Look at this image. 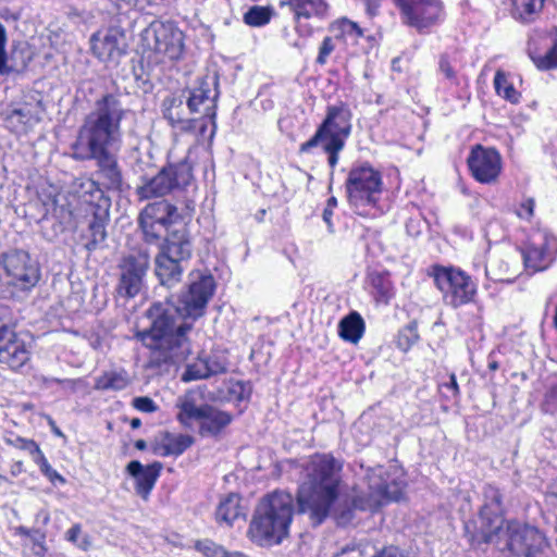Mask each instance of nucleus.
Masks as SVG:
<instances>
[{"instance_id":"f257e3e1","label":"nucleus","mask_w":557,"mask_h":557,"mask_svg":"<svg viewBox=\"0 0 557 557\" xmlns=\"http://www.w3.org/2000/svg\"><path fill=\"white\" fill-rule=\"evenodd\" d=\"M342 465L330 455H314L305 467V478L297 492L300 513L307 515L312 527L321 525L330 515L337 524L347 525L356 511H374L389 502H398L404 492V482L391 479L383 467L369 469L366 479L367 494H355L336 506L341 492Z\"/></svg>"},{"instance_id":"f03ea898","label":"nucleus","mask_w":557,"mask_h":557,"mask_svg":"<svg viewBox=\"0 0 557 557\" xmlns=\"http://www.w3.org/2000/svg\"><path fill=\"white\" fill-rule=\"evenodd\" d=\"M214 287L213 277L202 275L191 282L176 300L154 302L149 308L151 326L139 334L144 346L150 351L149 368L168 371L171 366L187 359L191 347L186 334L191 330L194 321L203 315Z\"/></svg>"},{"instance_id":"7ed1b4c3","label":"nucleus","mask_w":557,"mask_h":557,"mask_svg":"<svg viewBox=\"0 0 557 557\" xmlns=\"http://www.w3.org/2000/svg\"><path fill=\"white\" fill-rule=\"evenodd\" d=\"M120 92H107L96 100L71 145V157L76 161L95 160L102 184L112 190H121L123 176L113 151L123 141L122 121L128 113Z\"/></svg>"},{"instance_id":"20e7f679","label":"nucleus","mask_w":557,"mask_h":557,"mask_svg":"<svg viewBox=\"0 0 557 557\" xmlns=\"http://www.w3.org/2000/svg\"><path fill=\"white\" fill-rule=\"evenodd\" d=\"M295 511L294 497L275 491L261 498L252 515L248 536L259 546L280 545L289 534Z\"/></svg>"},{"instance_id":"39448f33","label":"nucleus","mask_w":557,"mask_h":557,"mask_svg":"<svg viewBox=\"0 0 557 557\" xmlns=\"http://www.w3.org/2000/svg\"><path fill=\"white\" fill-rule=\"evenodd\" d=\"M351 111L347 104L339 102L326 108L325 117L318 126L313 136L299 146L300 153H310L320 147L327 154V163L332 170L337 165L339 153L351 133Z\"/></svg>"},{"instance_id":"423d86ee","label":"nucleus","mask_w":557,"mask_h":557,"mask_svg":"<svg viewBox=\"0 0 557 557\" xmlns=\"http://www.w3.org/2000/svg\"><path fill=\"white\" fill-rule=\"evenodd\" d=\"M201 393L188 389L176 399V419L184 426L190 429L198 422V433L202 437H219L233 421V416L212 405H199Z\"/></svg>"},{"instance_id":"0eeeda50","label":"nucleus","mask_w":557,"mask_h":557,"mask_svg":"<svg viewBox=\"0 0 557 557\" xmlns=\"http://www.w3.org/2000/svg\"><path fill=\"white\" fill-rule=\"evenodd\" d=\"M482 535L484 542H495L510 557H535L546 546V539L539 529L518 521H508L505 528L497 524Z\"/></svg>"},{"instance_id":"6e6552de","label":"nucleus","mask_w":557,"mask_h":557,"mask_svg":"<svg viewBox=\"0 0 557 557\" xmlns=\"http://www.w3.org/2000/svg\"><path fill=\"white\" fill-rule=\"evenodd\" d=\"M79 197L85 206L88 220L87 233L84 244L88 251L96 250L107 238V224L110 219L111 199L104 195L99 183L91 178L83 181L79 185Z\"/></svg>"},{"instance_id":"1a4fd4ad","label":"nucleus","mask_w":557,"mask_h":557,"mask_svg":"<svg viewBox=\"0 0 557 557\" xmlns=\"http://www.w3.org/2000/svg\"><path fill=\"white\" fill-rule=\"evenodd\" d=\"M191 256V243L185 227L173 230L156 257V275L163 286L172 287L181 281L182 262Z\"/></svg>"},{"instance_id":"9d476101","label":"nucleus","mask_w":557,"mask_h":557,"mask_svg":"<svg viewBox=\"0 0 557 557\" xmlns=\"http://www.w3.org/2000/svg\"><path fill=\"white\" fill-rule=\"evenodd\" d=\"M349 205L355 212L367 215L373 208L382 190L381 174L369 164L354 166L345 183Z\"/></svg>"},{"instance_id":"9b49d317","label":"nucleus","mask_w":557,"mask_h":557,"mask_svg":"<svg viewBox=\"0 0 557 557\" xmlns=\"http://www.w3.org/2000/svg\"><path fill=\"white\" fill-rule=\"evenodd\" d=\"M432 275L445 305L456 309L474 300L476 283L459 268L435 265Z\"/></svg>"},{"instance_id":"f8f14e48","label":"nucleus","mask_w":557,"mask_h":557,"mask_svg":"<svg viewBox=\"0 0 557 557\" xmlns=\"http://www.w3.org/2000/svg\"><path fill=\"white\" fill-rule=\"evenodd\" d=\"M149 265L150 253L147 248H139L123 256L117 264V295L126 299L136 297L144 288Z\"/></svg>"},{"instance_id":"ddd939ff","label":"nucleus","mask_w":557,"mask_h":557,"mask_svg":"<svg viewBox=\"0 0 557 557\" xmlns=\"http://www.w3.org/2000/svg\"><path fill=\"white\" fill-rule=\"evenodd\" d=\"M191 178V166L187 162L170 164L153 177L145 180L143 185L137 187V195L141 200L163 197L175 189L184 188Z\"/></svg>"},{"instance_id":"4468645a","label":"nucleus","mask_w":557,"mask_h":557,"mask_svg":"<svg viewBox=\"0 0 557 557\" xmlns=\"http://www.w3.org/2000/svg\"><path fill=\"white\" fill-rule=\"evenodd\" d=\"M399 9L400 18L407 26L419 33L430 29L443 18L441 0H393Z\"/></svg>"},{"instance_id":"2eb2a0df","label":"nucleus","mask_w":557,"mask_h":557,"mask_svg":"<svg viewBox=\"0 0 557 557\" xmlns=\"http://www.w3.org/2000/svg\"><path fill=\"white\" fill-rule=\"evenodd\" d=\"M147 45L170 60H178L184 51V34L172 22H152L145 30Z\"/></svg>"},{"instance_id":"dca6fc26","label":"nucleus","mask_w":557,"mask_h":557,"mask_svg":"<svg viewBox=\"0 0 557 557\" xmlns=\"http://www.w3.org/2000/svg\"><path fill=\"white\" fill-rule=\"evenodd\" d=\"M8 283L22 289L33 288L40 280L38 262L24 250H12L3 256Z\"/></svg>"},{"instance_id":"f3484780","label":"nucleus","mask_w":557,"mask_h":557,"mask_svg":"<svg viewBox=\"0 0 557 557\" xmlns=\"http://www.w3.org/2000/svg\"><path fill=\"white\" fill-rule=\"evenodd\" d=\"M185 102L189 114H201L202 117L213 120L215 117L218 91V78L205 76L198 81L197 86L184 90Z\"/></svg>"},{"instance_id":"a211bd4d","label":"nucleus","mask_w":557,"mask_h":557,"mask_svg":"<svg viewBox=\"0 0 557 557\" xmlns=\"http://www.w3.org/2000/svg\"><path fill=\"white\" fill-rule=\"evenodd\" d=\"M467 162L472 176L482 184L495 183L503 169L500 153L495 148L482 145L471 149Z\"/></svg>"},{"instance_id":"6ab92c4d","label":"nucleus","mask_w":557,"mask_h":557,"mask_svg":"<svg viewBox=\"0 0 557 557\" xmlns=\"http://www.w3.org/2000/svg\"><path fill=\"white\" fill-rule=\"evenodd\" d=\"M525 269L532 273L546 270L557 253V239L547 233H537L521 250Z\"/></svg>"},{"instance_id":"aec40b11","label":"nucleus","mask_w":557,"mask_h":557,"mask_svg":"<svg viewBox=\"0 0 557 557\" xmlns=\"http://www.w3.org/2000/svg\"><path fill=\"white\" fill-rule=\"evenodd\" d=\"M30 356L29 344L16 332L0 337V363L17 371L30 360Z\"/></svg>"},{"instance_id":"412c9836","label":"nucleus","mask_w":557,"mask_h":557,"mask_svg":"<svg viewBox=\"0 0 557 557\" xmlns=\"http://www.w3.org/2000/svg\"><path fill=\"white\" fill-rule=\"evenodd\" d=\"M92 53L103 62L115 61L125 53V36L116 28L98 32L90 38Z\"/></svg>"},{"instance_id":"4be33fe9","label":"nucleus","mask_w":557,"mask_h":557,"mask_svg":"<svg viewBox=\"0 0 557 557\" xmlns=\"http://www.w3.org/2000/svg\"><path fill=\"white\" fill-rule=\"evenodd\" d=\"M185 103V95H170L163 99L161 111L174 129L188 133L197 127L198 119L188 116L189 112Z\"/></svg>"},{"instance_id":"5701e85b","label":"nucleus","mask_w":557,"mask_h":557,"mask_svg":"<svg viewBox=\"0 0 557 557\" xmlns=\"http://www.w3.org/2000/svg\"><path fill=\"white\" fill-rule=\"evenodd\" d=\"M40 103L24 102L8 111L4 117L5 126L15 134H25L41 119Z\"/></svg>"},{"instance_id":"b1692460","label":"nucleus","mask_w":557,"mask_h":557,"mask_svg":"<svg viewBox=\"0 0 557 557\" xmlns=\"http://www.w3.org/2000/svg\"><path fill=\"white\" fill-rule=\"evenodd\" d=\"M484 505L480 510V521L482 533L497 524H503L502 517V494L493 485L484 487Z\"/></svg>"},{"instance_id":"393cba45","label":"nucleus","mask_w":557,"mask_h":557,"mask_svg":"<svg viewBox=\"0 0 557 557\" xmlns=\"http://www.w3.org/2000/svg\"><path fill=\"white\" fill-rule=\"evenodd\" d=\"M161 469L162 465L158 461L148 465L147 467H144L137 460H133L127 465L128 473L136 480V491L144 498H146L153 488Z\"/></svg>"},{"instance_id":"a878e982","label":"nucleus","mask_w":557,"mask_h":557,"mask_svg":"<svg viewBox=\"0 0 557 557\" xmlns=\"http://www.w3.org/2000/svg\"><path fill=\"white\" fill-rule=\"evenodd\" d=\"M194 443L195 440L191 435L165 432L152 444V451L154 455L160 457H177L187 450Z\"/></svg>"},{"instance_id":"bb28decb","label":"nucleus","mask_w":557,"mask_h":557,"mask_svg":"<svg viewBox=\"0 0 557 557\" xmlns=\"http://www.w3.org/2000/svg\"><path fill=\"white\" fill-rule=\"evenodd\" d=\"M287 5L294 13V20L297 22L296 30L302 32L299 20L310 17H324L329 10V4L325 0H282L280 7Z\"/></svg>"},{"instance_id":"cd10ccee","label":"nucleus","mask_w":557,"mask_h":557,"mask_svg":"<svg viewBox=\"0 0 557 557\" xmlns=\"http://www.w3.org/2000/svg\"><path fill=\"white\" fill-rule=\"evenodd\" d=\"M177 218V209L166 200L148 203L140 212L138 221L151 228L153 223H162L170 226Z\"/></svg>"},{"instance_id":"c85d7f7f","label":"nucleus","mask_w":557,"mask_h":557,"mask_svg":"<svg viewBox=\"0 0 557 557\" xmlns=\"http://www.w3.org/2000/svg\"><path fill=\"white\" fill-rule=\"evenodd\" d=\"M240 496L236 493H230L222 497L215 509V520L219 524L232 527L233 523L245 517V510L240 505Z\"/></svg>"},{"instance_id":"c756f323","label":"nucleus","mask_w":557,"mask_h":557,"mask_svg":"<svg viewBox=\"0 0 557 557\" xmlns=\"http://www.w3.org/2000/svg\"><path fill=\"white\" fill-rule=\"evenodd\" d=\"M548 35L552 37V46L544 53H541L535 47V39L530 38L528 44V54L541 71H548L557 67V27H554Z\"/></svg>"},{"instance_id":"7c9ffc66","label":"nucleus","mask_w":557,"mask_h":557,"mask_svg":"<svg viewBox=\"0 0 557 557\" xmlns=\"http://www.w3.org/2000/svg\"><path fill=\"white\" fill-rule=\"evenodd\" d=\"M364 327L362 317L358 312L352 311L341 320L338 334L344 341L357 344L364 333Z\"/></svg>"},{"instance_id":"2f4dec72","label":"nucleus","mask_w":557,"mask_h":557,"mask_svg":"<svg viewBox=\"0 0 557 557\" xmlns=\"http://www.w3.org/2000/svg\"><path fill=\"white\" fill-rule=\"evenodd\" d=\"M131 383V377L124 369L109 370L96 379L95 388L99 391H122Z\"/></svg>"},{"instance_id":"473e14b6","label":"nucleus","mask_w":557,"mask_h":557,"mask_svg":"<svg viewBox=\"0 0 557 557\" xmlns=\"http://www.w3.org/2000/svg\"><path fill=\"white\" fill-rule=\"evenodd\" d=\"M545 0H512V16L523 23L529 24L540 15Z\"/></svg>"},{"instance_id":"72a5a7b5","label":"nucleus","mask_w":557,"mask_h":557,"mask_svg":"<svg viewBox=\"0 0 557 557\" xmlns=\"http://www.w3.org/2000/svg\"><path fill=\"white\" fill-rule=\"evenodd\" d=\"M494 88L499 97L510 103L519 102L520 92L515 88L513 84L508 81L507 74L502 70H497L495 73Z\"/></svg>"},{"instance_id":"f704fd0d","label":"nucleus","mask_w":557,"mask_h":557,"mask_svg":"<svg viewBox=\"0 0 557 557\" xmlns=\"http://www.w3.org/2000/svg\"><path fill=\"white\" fill-rule=\"evenodd\" d=\"M195 548L206 557H248L239 552L228 553L223 546L208 539L197 541Z\"/></svg>"},{"instance_id":"c9c22d12","label":"nucleus","mask_w":557,"mask_h":557,"mask_svg":"<svg viewBox=\"0 0 557 557\" xmlns=\"http://www.w3.org/2000/svg\"><path fill=\"white\" fill-rule=\"evenodd\" d=\"M273 13L270 7L252 5L244 14V22L252 27H261L271 21Z\"/></svg>"},{"instance_id":"e433bc0d","label":"nucleus","mask_w":557,"mask_h":557,"mask_svg":"<svg viewBox=\"0 0 557 557\" xmlns=\"http://www.w3.org/2000/svg\"><path fill=\"white\" fill-rule=\"evenodd\" d=\"M145 240L149 244L158 243L163 235L166 233L169 235L171 232H169V227L162 223H153V226L151 228L147 227L145 223H139ZM168 236H165L166 238Z\"/></svg>"},{"instance_id":"4c0bfd02","label":"nucleus","mask_w":557,"mask_h":557,"mask_svg":"<svg viewBox=\"0 0 557 557\" xmlns=\"http://www.w3.org/2000/svg\"><path fill=\"white\" fill-rule=\"evenodd\" d=\"M14 331V318L11 308L0 302V337Z\"/></svg>"},{"instance_id":"58836bf2","label":"nucleus","mask_w":557,"mask_h":557,"mask_svg":"<svg viewBox=\"0 0 557 557\" xmlns=\"http://www.w3.org/2000/svg\"><path fill=\"white\" fill-rule=\"evenodd\" d=\"M544 406L546 407V411L554 412L557 410V373L548 381L544 396Z\"/></svg>"},{"instance_id":"ea45409f","label":"nucleus","mask_w":557,"mask_h":557,"mask_svg":"<svg viewBox=\"0 0 557 557\" xmlns=\"http://www.w3.org/2000/svg\"><path fill=\"white\" fill-rule=\"evenodd\" d=\"M35 462L39 466L40 471L51 481H60L64 482V478L54 470L50 463L48 462L47 458L45 457L44 453L40 450L39 454H37L34 457Z\"/></svg>"},{"instance_id":"a19ab883","label":"nucleus","mask_w":557,"mask_h":557,"mask_svg":"<svg viewBox=\"0 0 557 557\" xmlns=\"http://www.w3.org/2000/svg\"><path fill=\"white\" fill-rule=\"evenodd\" d=\"M207 377H209V375L206 370V364L203 363L202 360H200L199 362H196L194 364H189L182 375V380L184 382H190V381H196V380H201V379H207Z\"/></svg>"},{"instance_id":"79ce46f5","label":"nucleus","mask_w":557,"mask_h":557,"mask_svg":"<svg viewBox=\"0 0 557 557\" xmlns=\"http://www.w3.org/2000/svg\"><path fill=\"white\" fill-rule=\"evenodd\" d=\"M202 361L206 364V370L209 376L224 373L227 371V362L224 357L214 355L208 357Z\"/></svg>"},{"instance_id":"37998d69","label":"nucleus","mask_w":557,"mask_h":557,"mask_svg":"<svg viewBox=\"0 0 557 557\" xmlns=\"http://www.w3.org/2000/svg\"><path fill=\"white\" fill-rule=\"evenodd\" d=\"M535 199L532 197H523L515 210L517 216L521 220L530 222L534 216Z\"/></svg>"},{"instance_id":"c03bdc74","label":"nucleus","mask_w":557,"mask_h":557,"mask_svg":"<svg viewBox=\"0 0 557 557\" xmlns=\"http://www.w3.org/2000/svg\"><path fill=\"white\" fill-rule=\"evenodd\" d=\"M81 533H82L81 524H74L66 531L65 539L69 542L75 544L78 548H81L83 550H87L88 547L90 546V541H89L88 536H84L79 540Z\"/></svg>"},{"instance_id":"a18cd8bd","label":"nucleus","mask_w":557,"mask_h":557,"mask_svg":"<svg viewBox=\"0 0 557 557\" xmlns=\"http://www.w3.org/2000/svg\"><path fill=\"white\" fill-rule=\"evenodd\" d=\"M338 28L342 35L352 39H357L363 36V29L357 23L348 18H342L338 22Z\"/></svg>"},{"instance_id":"49530a36","label":"nucleus","mask_w":557,"mask_h":557,"mask_svg":"<svg viewBox=\"0 0 557 557\" xmlns=\"http://www.w3.org/2000/svg\"><path fill=\"white\" fill-rule=\"evenodd\" d=\"M7 443L20 449L27 450L33 456V458L41 450L35 441L26 440L20 436H16L15 438H7Z\"/></svg>"},{"instance_id":"de8ad7c7","label":"nucleus","mask_w":557,"mask_h":557,"mask_svg":"<svg viewBox=\"0 0 557 557\" xmlns=\"http://www.w3.org/2000/svg\"><path fill=\"white\" fill-rule=\"evenodd\" d=\"M7 32L4 26L0 23V75H8L12 72V69L7 64Z\"/></svg>"},{"instance_id":"09e8293b","label":"nucleus","mask_w":557,"mask_h":557,"mask_svg":"<svg viewBox=\"0 0 557 557\" xmlns=\"http://www.w3.org/2000/svg\"><path fill=\"white\" fill-rule=\"evenodd\" d=\"M335 45L331 37H325L319 48V54L315 62L320 65H324L330 54L334 51Z\"/></svg>"},{"instance_id":"8fccbe9b","label":"nucleus","mask_w":557,"mask_h":557,"mask_svg":"<svg viewBox=\"0 0 557 557\" xmlns=\"http://www.w3.org/2000/svg\"><path fill=\"white\" fill-rule=\"evenodd\" d=\"M133 406L137 410H139L141 412H147V413L154 412L158 409V406L156 405V403L147 396H140V397L134 398Z\"/></svg>"},{"instance_id":"3c124183","label":"nucleus","mask_w":557,"mask_h":557,"mask_svg":"<svg viewBox=\"0 0 557 557\" xmlns=\"http://www.w3.org/2000/svg\"><path fill=\"white\" fill-rule=\"evenodd\" d=\"M418 339H419V335H418L416 325H412V324L408 325L400 332V335H399L400 345H403V341H405V344L407 345V347H409L412 344H414Z\"/></svg>"},{"instance_id":"603ef678","label":"nucleus","mask_w":557,"mask_h":557,"mask_svg":"<svg viewBox=\"0 0 557 557\" xmlns=\"http://www.w3.org/2000/svg\"><path fill=\"white\" fill-rule=\"evenodd\" d=\"M373 557H409L404 550L396 546H388Z\"/></svg>"},{"instance_id":"864d4df0","label":"nucleus","mask_w":557,"mask_h":557,"mask_svg":"<svg viewBox=\"0 0 557 557\" xmlns=\"http://www.w3.org/2000/svg\"><path fill=\"white\" fill-rule=\"evenodd\" d=\"M440 71L445 75L447 79H455V72L446 57H442L440 60Z\"/></svg>"},{"instance_id":"5fc2aeb1","label":"nucleus","mask_w":557,"mask_h":557,"mask_svg":"<svg viewBox=\"0 0 557 557\" xmlns=\"http://www.w3.org/2000/svg\"><path fill=\"white\" fill-rule=\"evenodd\" d=\"M366 12L369 16H375L379 12V8L381 7L382 0H361Z\"/></svg>"},{"instance_id":"6e6d98bb","label":"nucleus","mask_w":557,"mask_h":557,"mask_svg":"<svg viewBox=\"0 0 557 557\" xmlns=\"http://www.w3.org/2000/svg\"><path fill=\"white\" fill-rule=\"evenodd\" d=\"M50 521V513L47 509H40L35 516V522L41 527H46Z\"/></svg>"},{"instance_id":"4d7b16f0","label":"nucleus","mask_w":557,"mask_h":557,"mask_svg":"<svg viewBox=\"0 0 557 557\" xmlns=\"http://www.w3.org/2000/svg\"><path fill=\"white\" fill-rule=\"evenodd\" d=\"M33 544L45 543L46 534L40 528H34L33 534L28 536Z\"/></svg>"},{"instance_id":"13d9d810","label":"nucleus","mask_w":557,"mask_h":557,"mask_svg":"<svg viewBox=\"0 0 557 557\" xmlns=\"http://www.w3.org/2000/svg\"><path fill=\"white\" fill-rule=\"evenodd\" d=\"M379 294H380V298L382 300H384L385 302H387L389 300V298L392 297V294H391L389 286L387 283H383V282L381 283Z\"/></svg>"},{"instance_id":"bf43d9fd","label":"nucleus","mask_w":557,"mask_h":557,"mask_svg":"<svg viewBox=\"0 0 557 557\" xmlns=\"http://www.w3.org/2000/svg\"><path fill=\"white\" fill-rule=\"evenodd\" d=\"M32 552L36 557H44L47 552L45 543H35L32 545Z\"/></svg>"},{"instance_id":"052dcab7","label":"nucleus","mask_w":557,"mask_h":557,"mask_svg":"<svg viewBox=\"0 0 557 557\" xmlns=\"http://www.w3.org/2000/svg\"><path fill=\"white\" fill-rule=\"evenodd\" d=\"M333 209L325 208L323 210V221L326 223L330 232H333V223H332Z\"/></svg>"},{"instance_id":"680f3d73","label":"nucleus","mask_w":557,"mask_h":557,"mask_svg":"<svg viewBox=\"0 0 557 557\" xmlns=\"http://www.w3.org/2000/svg\"><path fill=\"white\" fill-rule=\"evenodd\" d=\"M33 531H34V528L33 529H29V528H26V527H18L16 529V533L18 535H22V536H26L28 537L29 535L33 534Z\"/></svg>"},{"instance_id":"e2e57ef3","label":"nucleus","mask_w":557,"mask_h":557,"mask_svg":"<svg viewBox=\"0 0 557 557\" xmlns=\"http://www.w3.org/2000/svg\"><path fill=\"white\" fill-rule=\"evenodd\" d=\"M448 387L453 388L455 394L459 393V387L455 374L450 375V382L448 384Z\"/></svg>"},{"instance_id":"0e129e2a","label":"nucleus","mask_w":557,"mask_h":557,"mask_svg":"<svg viewBox=\"0 0 557 557\" xmlns=\"http://www.w3.org/2000/svg\"><path fill=\"white\" fill-rule=\"evenodd\" d=\"M237 389H239V393H240V395H239V399H243V398H244V396H243V392H244V384H243V383H239V382H238V383H236V384L234 385V387H233V392H237Z\"/></svg>"},{"instance_id":"69168bd1","label":"nucleus","mask_w":557,"mask_h":557,"mask_svg":"<svg viewBox=\"0 0 557 557\" xmlns=\"http://www.w3.org/2000/svg\"><path fill=\"white\" fill-rule=\"evenodd\" d=\"M485 273H486V276L490 277L493 281H504L505 280L503 277H498V276L493 275L492 274V270L488 269V268L485 269Z\"/></svg>"},{"instance_id":"338daca9","label":"nucleus","mask_w":557,"mask_h":557,"mask_svg":"<svg viewBox=\"0 0 557 557\" xmlns=\"http://www.w3.org/2000/svg\"><path fill=\"white\" fill-rule=\"evenodd\" d=\"M336 206H337V199L335 197H331V198H329L325 208L334 209Z\"/></svg>"},{"instance_id":"774afa93","label":"nucleus","mask_w":557,"mask_h":557,"mask_svg":"<svg viewBox=\"0 0 557 557\" xmlns=\"http://www.w3.org/2000/svg\"><path fill=\"white\" fill-rule=\"evenodd\" d=\"M135 447L139 450H144L147 447V444L144 440H138L135 442Z\"/></svg>"}]
</instances>
